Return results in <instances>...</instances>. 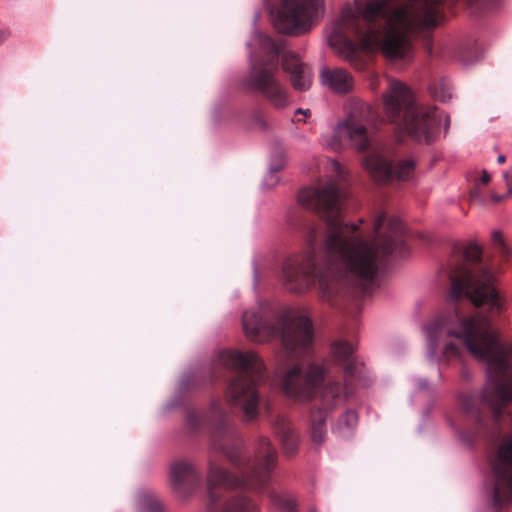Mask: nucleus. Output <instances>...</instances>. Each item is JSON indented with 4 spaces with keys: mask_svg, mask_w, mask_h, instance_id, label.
<instances>
[{
    "mask_svg": "<svg viewBox=\"0 0 512 512\" xmlns=\"http://www.w3.org/2000/svg\"><path fill=\"white\" fill-rule=\"evenodd\" d=\"M291 443H292L291 452H293L295 450V445H296V440L294 437L291 438Z\"/></svg>",
    "mask_w": 512,
    "mask_h": 512,
    "instance_id": "35",
    "label": "nucleus"
},
{
    "mask_svg": "<svg viewBox=\"0 0 512 512\" xmlns=\"http://www.w3.org/2000/svg\"><path fill=\"white\" fill-rule=\"evenodd\" d=\"M194 473L193 466L188 462H176L170 468V484L175 491H179L186 480Z\"/></svg>",
    "mask_w": 512,
    "mask_h": 512,
    "instance_id": "23",
    "label": "nucleus"
},
{
    "mask_svg": "<svg viewBox=\"0 0 512 512\" xmlns=\"http://www.w3.org/2000/svg\"><path fill=\"white\" fill-rule=\"evenodd\" d=\"M325 368L322 364L310 363L304 371L299 366L289 369L283 376L281 386L284 392L296 400H308L314 397L324 382Z\"/></svg>",
    "mask_w": 512,
    "mask_h": 512,
    "instance_id": "8",
    "label": "nucleus"
},
{
    "mask_svg": "<svg viewBox=\"0 0 512 512\" xmlns=\"http://www.w3.org/2000/svg\"><path fill=\"white\" fill-rule=\"evenodd\" d=\"M482 249L477 244H469L465 251L464 257L468 262H477L481 259Z\"/></svg>",
    "mask_w": 512,
    "mask_h": 512,
    "instance_id": "27",
    "label": "nucleus"
},
{
    "mask_svg": "<svg viewBox=\"0 0 512 512\" xmlns=\"http://www.w3.org/2000/svg\"><path fill=\"white\" fill-rule=\"evenodd\" d=\"M283 349L294 357L304 354L313 343L310 320L302 314L291 315L281 334Z\"/></svg>",
    "mask_w": 512,
    "mask_h": 512,
    "instance_id": "11",
    "label": "nucleus"
},
{
    "mask_svg": "<svg viewBox=\"0 0 512 512\" xmlns=\"http://www.w3.org/2000/svg\"><path fill=\"white\" fill-rule=\"evenodd\" d=\"M320 405L311 413L310 435L313 442L321 444L326 437L325 420L327 415L346 399L344 388L340 383H328L320 391Z\"/></svg>",
    "mask_w": 512,
    "mask_h": 512,
    "instance_id": "9",
    "label": "nucleus"
},
{
    "mask_svg": "<svg viewBox=\"0 0 512 512\" xmlns=\"http://www.w3.org/2000/svg\"><path fill=\"white\" fill-rule=\"evenodd\" d=\"M493 471L494 501L501 504L512 498V434L505 436L499 445Z\"/></svg>",
    "mask_w": 512,
    "mask_h": 512,
    "instance_id": "10",
    "label": "nucleus"
},
{
    "mask_svg": "<svg viewBox=\"0 0 512 512\" xmlns=\"http://www.w3.org/2000/svg\"><path fill=\"white\" fill-rule=\"evenodd\" d=\"M490 175L488 174V172L486 170H483L482 171V177L480 178V183L483 184V185H486L490 182Z\"/></svg>",
    "mask_w": 512,
    "mask_h": 512,
    "instance_id": "28",
    "label": "nucleus"
},
{
    "mask_svg": "<svg viewBox=\"0 0 512 512\" xmlns=\"http://www.w3.org/2000/svg\"><path fill=\"white\" fill-rule=\"evenodd\" d=\"M321 83L335 93L349 92L353 87L352 76L341 68H324L320 73Z\"/></svg>",
    "mask_w": 512,
    "mask_h": 512,
    "instance_id": "18",
    "label": "nucleus"
},
{
    "mask_svg": "<svg viewBox=\"0 0 512 512\" xmlns=\"http://www.w3.org/2000/svg\"><path fill=\"white\" fill-rule=\"evenodd\" d=\"M504 177L507 179V185H508V193L512 194V180H509L508 174H504Z\"/></svg>",
    "mask_w": 512,
    "mask_h": 512,
    "instance_id": "32",
    "label": "nucleus"
},
{
    "mask_svg": "<svg viewBox=\"0 0 512 512\" xmlns=\"http://www.w3.org/2000/svg\"><path fill=\"white\" fill-rule=\"evenodd\" d=\"M242 322L244 333L251 341L264 342L274 333V329L257 312L246 311Z\"/></svg>",
    "mask_w": 512,
    "mask_h": 512,
    "instance_id": "16",
    "label": "nucleus"
},
{
    "mask_svg": "<svg viewBox=\"0 0 512 512\" xmlns=\"http://www.w3.org/2000/svg\"><path fill=\"white\" fill-rule=\"evenodd\" d=\"M299 113H303L305 116H307L308 114H310V111L309 110H301L299 109L298 110Z\"/></svg>",
    "mask_w": 512,
    "mask_h": 512,
    "instance_id": "36",
    "label": "nucleus"
},
{
    "mask_svg": "<svg viewBox=\"0 0 512 512\" xmlns=\"http://www.w3.org/2000/svg\"><path fill=\"white\" fill-rule=\"evenodd\" d=\"M257 459L262 461V464L261 468L257 469L253 473V477L262 482L266 479L267 473L276 459V453L274 449L271 447L270 442L265 438L261 439L259 442Z\"/></svg>",
    "mask_w": 512,
    "mask_h": 512,
    "instance_id": "22",
    "label": "nucleus"
},
{
    "mask_svg": "<svg viewBox=\"0 0 512 512\" xmlns=\"http://www.w3.org/2000/svg\"><path fill=\"white\" fill-rule=\"evenodd\" d=\"M346 119L339 122L332 133L321 136L324 147L334 151L349 145L364 150L370 142V127L374 115L371 107L361 100H351L345 107Z\"/></svg>",
    "mask_w": 512,
    "mask_h": 512,
    "instance_id": "5",
    "label": "nucleus"
},
{
    "mask_svg": "<svg viewBox=\"0 0 512 512\" xmlns=\"http://www.w3.org/2000/svg\"><path fill=\"white\" fill-rule=\"evenodd\" d=\"M331 167H332V169L337 173V175H340V174H341V168H340L339 163H337V162H335V161H332V162H331Z\"/></svg>",
    "mask_w": 512,
    "mask_h": 512,
    "instance_id": "31",
    "label": "nucleus"
},
{
    "mask_svg": "<svg viewBox=\"0 0 512 512\" xmlns=\"http://www.w3.org/2000/svg\"><path fill=\"white\" fill-rule=\"evenodd\" d=\"M298 202L319 213L334 228L327 234L324 252L327 260L317 264L308 257L301 273L308 283L318 279L319 289L329 296L335 283L342 279L366 282L372 280L382 259L390 254H402L404 248L403 225L399 219L385 224V214H378L373 222V233H357V225H338L342 195L335 180L320 181L298 193Z\"/></svg>",
    "mask_w": 512,
    "mask_h": 512,
    "instance_id": "1",
    "label": "nucleus"
},
{
    "mask_svg": "<svg viewBox=\"0 0 512 512\" xmlns=\"http://www.w3.org/2000/svg\"><path fill=\"white\" fill-rule=\"evenodd\" d=\"M445 353L447 355H449V354H456L457 353V349H456V347L454 345L448 344L445 347Z\"/></svg>",
    "mask_w": 512,
    "mask_h": 512,
    "instance_id": "30",
    "label": "nucleus"
},
{
    "mask_svg": "<svg viewBox=\"0 0 512 512\" xmlns=\"http://www.w3.org/2000/svg\"><path fill=\"white\" fill-rule=\"evenodd\" d=\"M222 512H260L258 506L247 498L241 497L228 501Z\"/></svg>",
    "mask_w": 512,
    "mask_h": 512,
    "instance_id": "24",
    "label": "nucleus"
},
{
    "mask_svg": "<svg viewBox=\"0 0 512 512\" xmlns=\"http://www.w3.org/2000/svg\"><path fill=\"white\" fill-rule=\"evenodd\" d=\"M282 67L290 75L291 84L298 91L308 90L312 82L311 69L294 54L286 53L282 59Z\"/></svg>",
    "mask_w": 512,
    "mask_h": 512,
    "instance_id": "15",
    "label": "nucleus"
},
{
    "mask_svg": "<svg viewBox=\"0 0 512 512\" xmlns=\"http://www.w3.org/2000/svg\"><path fill=\"white\" fill-rule=\"evenodd\" d=\"M354 348L346 342L334 344L332 353L337 362L343 365L346 378L352 377L358 369V364L353 359Z\"/></svg>",
    "mask_w": 512,
    "mask_h": 512,
    "instance_id": "20",
    "label": "nucleus"
},
{
    "mask_svg": "<svg viewBox=\"0 0 512 512\" xmlns=\"http://www.w3.org/2000/svg\"><path fill=\"white\" fill-rule=\"evenodd\" d=\"M452 299L466 295L474 305H487L491 310L501 309L499 296L494 288L495 277L488 268L472 271L465 264L450 275Z\"/></svg>",
    "mask_w": 512,
    "mask_h": 512,
    "instance_id": "6",
    "label": "nucleus"
},
{
    "mask_svg": "<svg viewBox=\"0 0 512 512\" xmlns=\"http://www.w3.org/2000/svg\"><path fill=\"white\" fill-rule=\"evenodd\" d=\"M442 0H369L361 9H343L339 25L342 32H354L359 43L344 41L349 57L357 49L367 52L381 51L391 60L407 57L411 51L408 35L415 28L436 26L441 21Z\"/></svg>",
    "mask_w": 512,
    "mask_h": 512,
    "instance_id": "2",
    "label": "nucleus"
},
{
    "mask_svg": "<svg viewBox=\"0 0 512 512\" xmlns=\"http://www.w3.org/2000/svg\"><path fill=\"white\" fill-rule=\"evenodd\" d=\"M449 123H450V118L447 116V117H446V123H445L446 130H447V129H448V127H449Z\"/></svg>",
    "mask_w": 512,
    "mask_h": 512,
    "instance_id": "37",
    "label": "nucleus"
},
{
    "mask_svg": "<svg viewBox=\"0 0 512 512\" xmlns=\"http://www.w3.org/2000/svg\"><path fill=\"white\" fill-rule=\"evenodd\" d=\"M506 158L504 155H499L498 158H497V162L499 164H503L505 162Z\"/></svg>",
    "mask_w": 512,
    "mask_h": 512,
    "instance_id": "34",
    "label": "nucleus"
},
{
    "mask_svg": "<svg viewBox=\"0 0 512 512\" xmlns=\"http://www.w3.org/2000/svg\"><path fill=\"white\" fill-rule=\"evenodd\" d=\"M275 69L254 66L249 74L250 85L261 92L269 103L278 109L285 108L289 103L286 90L275 78Z\"/></svg>",
    "mask_w": 512,
    "mask_h": 512,
    "instance_id": "12",
    "label": "nucleus"
},
{
    "mask_svg": "<svg viewBox=\"0 0 512 512\" xmlns=\"http://www.w3.org/2000/svg\"><path fill=\"white\" fill-rule=\"evenodd\" d=\"M383 101L390 122L398 123L399 127L419 142L430 143L435 139L439 121L434 110L416 105L405 84L390 80Z\"/></svg>",
    "mask_w": 512,
    "mask_h": 512,
    "instance_id": "4",
    "label": "nucleus"
},
{
    "mask_svg": "<svg viewBox=\"0 0 512 512\" xmlns=\"http://www.w3.org/2000/svg\"><path fill=\"white\" fill-rule=\"evenodd\" d=\"M279 169H280V167H277V168H273V167H272V168H271V171H272V172H276V171H278Z\"/></svg>",
    "mask_w": 512,
    "mask_h": 512,
    "instance_id": "39",
    "label": "nucleus"
},
{
    "mask_svg": "<svg viewBox=\"0 0 512 512\" xmlns=\"http://www.w3.org/2000/svg\"><path fill=\"white\" fill-rule=\"evenodd\" d=\"M482 399L492 409L494 416L499 415L502 405L512 399V381L507 383H488L483 391Z\"/></svg>",
    "mask_w": 512,
    "mask_h": 512,
    "instance_id": "17",
    "label": "nucleus"
},
{
    "mask_svg": "<svg viewBox=\"0 0 512 512\" xmlns=\"http://www.w3.org/2000/svg\"><path fill=\"white\" fill-rule=\"evenodd\" d=\"M228 400L244 411L245 418L252 420L258 412V394L254 382L246 375L234 379L227 392Z\"/></svg>",
    "mask_w": 512,
    "mask_h": 512,
    "instance_id": "13",
    "label": "nucleus"
},
{
    "mask_svg": "<svg viewBox=\"0 0 512 512\" xmlns=\"http://www.w3.org/2000/svg\"><path fill=\"white\" fill-rule=\"evenodd\" d=\"M221 362L226 367L242 373H259L263 369L261 359L252 351H224L221 354Z\"/></svg>",
    "mask_w": 512,
    "mask_h": 512,
    "instance_id": "14",
    "label": "nucleus"
},
{
    "mask_svg": "<svg viewBox=\"0 0 512 512\" xmlns=\"http://www.w3.org/2000/svg\"><path fill=\"white\" fill-rule=\"evenodd\" d=\"M208 484L210 487L223 485L225 487H239V486H250L256 488L252 480H244L231 476L220 467H213L210 469L208 475Z\"/></svg>",
    "mask_w": 512,
    "mask_h": 512,
    "instance_id": "21",
    "label": "nucleus"
},
{
    "mask_svg": "<svg viewBox=\"0 0 512 512\" xmlns=\"http://www.w3.org/2000/svg\"><path fill=\"white\" fill-rule=\"evenodd\" d=\"M323 13L322 0H282L273 23L282 33L297 34L309 30Z\"/></svg>",
    "mask_w": 512,
    "mask_h": 512,
    "instance_id": "7",
    "label": "nucleus"
},
{
    "mask_svg": "<svg viewBox=\"0 0 512 512\" xmlns=\"http://www.w3.org/2000/svg\"><path fill=\"white\" fill-rule=\"evenodd\" d=\"M457 323V328L450 321L443 324V327L435 326L433 330L462 340L474 358L487 364L490 378L494 374L505 372L507 352L498 343L497 333L492 329L489 320L485 316L475 315L458 319Z\"/></svg>",
    "mask_w": 512,
    "mask_h": 512,
    "instance_id": "3",
    "label": "nucleus"
},
{
    "mask_svg": "<svg viewBox=\"0 0 512 512\" xmlns=\"http://www.w3.org/2000/svg\"><path fill=\"white\" fill-rule=\"evenodd\" d=\"M504 197H505V196H497V195H493V196H492V200H493L494 202H500L501 200H503V199H504Z\"/></svg>",
    "mask_w": 512,
    "mask_h": 512,
    "instance_id": "33",
    "label": "nucleus"
},
{
    "mask_svg": "<svg viewBox=\"0 0 512 512\" xmlns=\"http://www.w3.org/2000/svg\"><path fill=\"white\" fill-rule=\"evenodd\" d=\"M492 242L499 253L503 256V258L508 260L511 255V251L510 248L506 245L503 234L500 231H494L492 233Z\"/></svg>",
    "mask_w": 512,
    "mask_h": 512,
    "instance_id": "26",
    "label": "nucleus"
},
{
    "mask_svg": "<svg viewBox=\"0 0 512 512\" xmlns=\"http://www.w3.org/2000/svg\"><path fill=\"white\" fill-rule=\"evenodd\" d=\"M335 41H336V38H331V39H330V44H331L332 46H335V45H336Z\"/></svg>",
    "mask_w": 512,
    "mask_h": 512,
    "instance_id": "38",
    "label": "nucleus"
},
{
    "mask_svg": "<svg viewBox=\"0 0 512 512\" xmlns=\"http://www.w3.org/2000/svg\"><path fill=\"white\" fill-rule=\"evenodd\" d=\"M414 171V162L412 160H404L397 164L394 171V178L398 180H408Z\"/></svg>",
    "mask_w": 512,
    "mask_h": 512,
    "instance_id": "25",
    "label": "nucleus"
},
{
    "mask_svg": "<svg viewBox=\"0 0 512 512\" xmlns=\"http://www.w3.org/2000/svg\"><path fill=\"white\" fill-rule=\"evenodd\" d=\"M345 416L352 424L357 422V414L354 411H348Z\"/></svg>",
    "mask_w": 512,
    "mask_h": 512,
    "instance_id": "29",
    "label": "nucleus"
},
{
    "mask_svg": "<svg viewBox=\"0 0 512 512\" xmlns=\"http://www.w3.org/2000/svg\"><path fill=\"white\" fill-rule=\"evenodd\" d=\"M366 170L377 182H386L394 179L391 164L380 155H371L364 160Z\"/></svg>",
    "mask_w": 512,
    "mask_h": 512,
    "instance_id": "19",
    "label": "nucleus"
}]
</instances>
